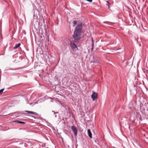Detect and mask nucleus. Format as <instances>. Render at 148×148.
<instances>
[{"instance_id": "1", "label": "nucleus", "mask_w": 148, "mask_h": 148, "mask_svg": "<svg viewBox=\"0 0 148 148\" xmlns=\"http://www.w3.org/2000/svg\"><path fill=\"white\" fill-rule=\"evenodd\" d=\"M82 29V25L81 24H78L76 27L73 35V42L70 43L71 48L74 50H77L78 48L77 45L75 44L80 39L81 35V32Z\"/></svg>"}, {"instance_id": "2", "label": "nucleus", "mask_w": 148, "mask_h": 148, "mask_svg": "<svg viewBox=\"0 0 148 148\" xmlns=\"http://www.w3.org/2000/svg\"><path fill=\"white\" fill-rule=\"evenodd\" d=\"M91 97L93 101H95L97 98V93L93 92Z\"/></svg>"}, {"instance_id": "3", "label": "nucleus", "mask_w": 148, "mask_h": 148, "mask_svg": "<svg viewBox=\"0 0 148 148\" xmlns=\"http://www.w3.org/2000/svg\"><path fill=\"white\" fill-rule=\"evenodd\" d=\"M71 129L75 136H77V129L74 126H72L71 127Z\"/></svg>"}, {"instance_id": "4", "label": "nucleus", "mask_w": 148, "mask_h": 148, "mask_svg": "<svg viewBox=\"0 0 148 148\" xmlns=\"http://www.w3.org/2000/svg\"><path fill=\"white\" fill-rule=\"evenodd\" d=\"M88 133L89 137L90 138H92V134L89 129L88 130Z\"/></svg>"}, {"instance_id": "5", "label": "nucleus", "mask_w": 148, "mask_h": 148, "mask_svg": "<svg viewBox=\"0 0 148 148\" xmlns=\"http://www.w3.org/2000/svg\"><path fill=\"white\" fill-rule=\"evenodd\" d=\"M38 14H37L36 13V14H35V12L34 13V14L33 15V18L34 19H36L38 18Z\"/></svg>"}, {"instance_id": "6", "label": "nucleus", "mask_w": 148, "mask_h": 148, "mask_svg": "<svg viewBox=\"0 0 148 148\" xmlns=\"http://www.w3.org/2000/svg\"><path fill=\"white\" fill-rule=\"evenodd\" d=\"M21 45V44L20 43H18V44H16L14 47V49H16L19 46Z\"/></svg>"}, {"instance_id": "7", "label": "nucleus", "mask_w": 148, "mask_h": 148, "mask_svg": "<svg viewBox=\"0 0 148 148\" xmlns=\"http://www.w3.org/2000/svg\"><path fill=\"white\" fill-rule=\"evenodd\" d=\"M26 112H27L28 113L32 114H36V112H33L32 111H25Z\"/></svg>"}, {"instance_id": "8", "label": "nucleus", "mask_w": 148, "mask_h": 148, "mask_svg": "<svg viewBox=\"0 0 148 148\" xmlns=\"http://www.w3.org/2000/svg\"><path fill=\"white\" fill-rule=\"evenodd\" d=\"M15 122H16V123H20L21 124H24L25 123V122H23V121H15Z\"/></svg>"}, {"instance_id": "9", "label": "nucleus", "mask_w": 148, "mask_h": 148, "mask_svg": "<svg viewBox=\"0 0 148 148\" xmlns=\"http://www.w3.org/2000/svg\"><path fill=\"white\" fill-rule=\"evenodd\" d=\"M94 41L93 40L92 38V44L91 46L92 47V48H93L94 47Z\"/></svg>"}, {"instance_id": "10", "label": "nucleus", "mask_w": 148, "mask_h": 148, "mask_svg": "<svg viewBox=\"0 0 148 148\" xmlns=\"http://www.w3.org/2000/svg\"><path fill=\"white\" fill-rule=\"evenodd\" d=\"M77 23V21L75 20H74L73 21V26H75V25H76Z\"/></svg>"}, {"instance_id": "11", "label": "nucleus", "mask_w": 148, "mask_h": 148, "mask_svg": "<svg viewBox=\"0 0 148 148\" xmlns=\"http://www.w3.org/2000/svg\"><path fill=\"white\" fill-rule=\"evenodd\" d=\"M4 89H2L0 90V94H1L3 91V90H4Z\"/></svg>"}, {"instance_id": "12", "label": "nucleus", "mask_w": 148, "mask_h": 148, "mask_svg": "<svg viewBox=\"0 0 148 148\" xmlns=\"http://www.w3.org/2000/svg\"><path fill=\"white\" fill-rule=\"evenodd\" d=\"M93 48H92V47L91 48V51H92L93 50Z\"/></svg>"}, {"instance_id": "13", "label": "nucleus", "mask_w": 148, "mask_h": 148, "mask_svg": "<svg viewBox=\"0 0 148 148\" xmlns=\"http://www.w3.org/2000/svg\"><path fill=\"white\" fill-rule=\"evenodd\" d=\"M55 116L56 117V115H55Z\"/></svg>"}]
</instances>
